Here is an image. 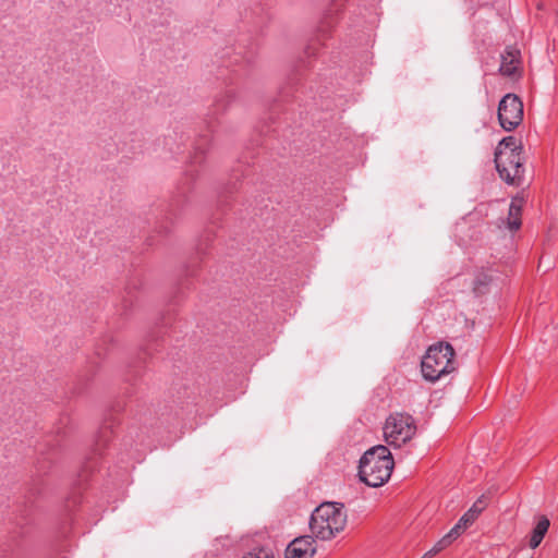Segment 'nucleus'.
Masks as SVG:
<instances>
[{
    "mask_svg": "<svg viewBox=\"0 0 558 558\" xmlns=\"http://www.w3.org/2000/svg\"><path fill=\"white\" fill-rule=\"evenodd\" d=\"M316 553L315 539L311 535L294 538L286 548V558H312Z\"/></svg>",
    "mask_w": 558,
    "mask_h": 558,
    "instance_id": "nucleus-7",
    "label": "nucleus"
},
{
    "mask_svg": "<svg viewBox=\"0 0 558 558\" xmlns=\"http://www.w3.org/2000/svg\"><path fill=\"white\" fill-rule=\"evenodd\" d=\"M113 423L110 424H104L98 432L94 452L95 454L101 456L105 448H107L109 441L113 437V429H112Z\"/></svg>",
    "mask_w": 558,
    "mask_h": 558,
    "instance_id": "nucleus-12",
    "label": "nucleus"
},
{
    "mask_svg": "<svg viewBox=\"0 0 558 558\" xmlns=\"http://www.w3.org/2000/svg\"><path fill=\"white\" fill-rule=\"evenodd\" d=\"M316 41H313L311 44L307 45V47L305 48V53L307 56H315L316 54Z\"/></svg>",
    "mask_w": 558,
    "mask_h": 558,
    "instance_id": "nucleus-20",
    "label": "nucleus"
},
{
    "mask_svg": "<svg viewBox=\"0 0 558 558\" xmlns=\"http://www.w3.org/2000/svg\"><path fill=\"white\" fill-rule=\"evenodd\" d=\"M487 505L488 498L485 495H482L480 498H477L473 506L460 518L464 526L472 524L475 519L485 510Z\"/></svg>",
    "mask_w": 558,
    "mask_h": 558,
    "instance_id": "nucleus-10",
    "label": "nucleus"
},
{
    "mask_svg": "<svg viewBox=\"0 0 558 558\" xmlns=\"http://www.w3.org/2000/svg\"><path fill=\"white\" fill-rule=\"evenodd\" d=\"M347 525L343 504L324 502L312 513L310 529L322 541H329L342 532Z\"/></svg>",
    "mask_w": 558,
    "mask_h": 558,
    "instance_id": "nucleus-2",
    "label": "nucleus"
},
{
    "mask_svg": "<svg viewBox=\"0 0 558 558\" xmlns=\"http://www.w3.org/2000/svg\"><path fill=\"white\" fill-rule=\"evenodd\" d=\"M194 162H201V156L198 155V151L196 153L194 157Z\"/></svg>",
    "mask_w": 558,
    "mask_h": 558,
    "instance_id": "nucleus-26",
    "label": "nucleus"
},
{
    "mask_svg": "<svg viewBox=\"0 0 558 558\" xmlns=\"http://www.w3.org/2000/svg\"><path fill=\"white\" fill-rule=\"evenodd\" d=\"M498 121L500 126L511 132L523 121V102L515 94L505 95L498 105Z\"/></svg>",
    "mask_w": 558,
    "mask_h": 558,
    "instance_id": "nucleus-6",
    "label": "nucleus"
},
{
    "mask_svg": "<svg viewBox=\"0 0 558 558\" xmlns=\"http://www.w3.org/2000/svg\"><path fill=\"white\" fill-rule=\"evenodd\" d=\"M123 407H121L120 404H118L117 407L113 408V411L114 412H120L122 411Z\"/></svg>",
    "mask_w": 558,
    "mask_h": 558,
    "instance_id": "nucleus-27",
    "label": "nucleus"
},
{
    "mask_svg": "<svg viewBox=\"0 0 558 558\" xmlns=\"http://www.w3.org/2000/svg\"><path fill=\"white\" fill-rule=\"evenodd\" d=\"M332 27V22L331 20H329V17H325V20L322 22L319 28H318V33L322 35V36H325Z\"/></svg>",
    "mask_w": 558,
    "mask_h": 558,
    "instance_id": "nucleus-18",
    "label": "nucleus"
},
{
    "mask_svg": "<svg viewBox=\"0 0 558 558\" xmlns=\"http://www.w3.org/2000/svg\"><path fill=\"white\" fill-rule=\"evenodd\" d=\"M416 433L414 418L408 413H392L386 418L384 436L389 445L400 447Z\"/></svg>",
    "mask_w": 558,
    "mask_h": 558,
    "instance_id": "nucleus-4",
    "label": "nucleus"
},
{
    "mask_svg": "<svg viewBox=\"0 0 558 558\" xmlns=\"http://www.w3.org/2000/svg\"><path fill=\"white\" fill-rule=\"evenodd\" d=\"M496 149H500L501 154L518 153L523 154V144L515 136H506L497 145Z\"/></svg>",
    "mask_w": 558,
    "mask_h": 558,
    "instance_id": "nucleus-13",
    "label": "nucleus"
},
{
    "mask_svg": "<svg viewBox=\"0 0 558 558\" xmlns=\"http://www.w3.org/2000/svg\"><path fill=\"white\" fill-rule=\"evenodd\" d=\"M468 526H464L463 522H461V519L458 521V523L445 535V537L452 543L456 538H458L466 529Z\"/></svg>",
    "mask_w": 558,
    "mask_h": 558,
    "instance_id": "nucleus-17",
    "label": "nucleus"
},
{
    "mask_svg": "<svg viewBox=\"0 0 558 558\" xmlns=\"http://www.w3.org/2000/svg\"><path fill=\"white\" fill-rule=\"evenodd\" d=\"M556 16H557V19H558V12L556 13Z\"/></svg>",
    "mask_w": 558,
    "mask_h": 558,
    "instance_id": "nucleus-29",
    "label": "nucleus"
},
{
    "mask_svg": "<svg viewBox=\"0 0 558 558\" xmlns=\"http://www.w3.org/2000/svg\"><path fill=\"white\" fill-rule=\"evenodd\" d=\"M493 282V277L487 272L481 271L476 275L473 283V292L476 296L486 294L489 291V286Z\"/></svg>",
    "mask_w": 558,
    "mask_h": 558,
    "instance_id": "nucleus-14",
    "label": "nucleus"
},
{
    "mask_svg": "<svg viewBox=\"0 0 558 558\" xmlns=\"http://www.w3.org/2000/svg\"><path fill=\"white\" fill-rule=\"evenodd\" d=\"M207 245L204 247L203 246V243L201 242L198 247H197V252L198 254H205V250H206Z\"/></svg>",
    "mask_w": 558,
    "mask_h": 558,
    "instance_id": "nucleus-25",
    "label": "nucleus"
},
{
    "mask_svg": "<svg viewBox=\"0 0 558 558\" xmlns=\"http://www.w3.org/2000/svg\"><path fill=\"white\" fill-rule=\"evenodd\" d=\"M456 352L449 342L440 341L426 351L421 363L424 379L435 383L456 369Z\"/></svg>",
    "mask_w": 558,
    "mask_h": 558,
    "instance_id": "nucleus-3",
    "label": "nucleus"
},
{
    "mask_svg": "<svg viewBox=\"0 0 558 558\" xmlns=\"http://www.w3.org/2000/svg\"><path fill=\"white\" fill-rule=\"evenodd\" d=\"M435 555H437V553H434V548H432L427 553H425L422 558H430V557H433Z\"/></svg>",
    "mask_w": 558,
    "mask_h": 558,
    "instance_id": "nucleus-23",
    "label": "nucleus"
},
{
    "mask_svg": "<svg viewBox=\"0 0 558 558\" xmlns=\"http://www.w3.org/2000/svg\"><path fill=\"white\" fill-rule=\"evenodd\" d=\"M186 275L193 277V276L196 275V270L194 268L187 267L186 268Z\"/></svg>",
    "mask_w": 558,
    "mask_h": 558,
    "instance_id": "nucleus-24",
    "label": "nucleus"
},
{
    "mask_svg": "<svg viewBox=\"0 0 558 558\" xmlns=\"http://www.w3.org/2000/svg\"><path fill=\"white\" fill-rule=\"evenodd\" d=\"M211 241V238L209 235L206 236V241Z\"/></svg>",
    "mask_w": 558,
    "mask_h": 558,
    "instance_id": "nucleus-28",
    "label": "nucleus"
},
{
    "mask_svg": "<svg viewBox=\"0 0 558 558\" xmlns=\"http://www.w3.org/2000/svg\"><path fill=\"white\" fill-rule=\"evenodd\" d=\"M242 558H275L270 548L258 546L246 553Z\"/></svg>",
    "mask_w": 558,
    "mask_h": 558,
    "instance_id": "nucleus-15",
    "label": "nucleus"
},
{
    "mask_svg": "<svg viewBox=\"0 0 558 558\" xmlns=\"http://www.w3.org/2000/svg\"><path fill=\"white\" fill-rule=\"evenodd\" d=\"M451 543L444 536L441 539H439L434 546V553H440L445 548H447Z\"/></svg>",
    "mask_w": 558,
    "mask_h": 558,
    "instance_id": "nucleus-19",
    "label": "nucleus"
},
{
    "mask_svg": "<svg viewBox=\"0 0 558 558\" xmlns=\"http://www.w3.org/2000/svg\"><path fill=\"white\" fill-rule=\"evenodd\" d=\"M435 555H437V553H434V548H432L427 553H425L422 558H430V557H433Z\"/></svg>",
    "mask_w": 558,
    "mask_h": 558,
    "instance_id": "nucleus-22",
    "label": "nucleus"
},
{
    "mask_svg": "<svg viewBox=\"0 0 558 558\" xmlns=\"http://www.w3.org/2000/svg\"><path fill=\"white\" fill-rule=\"evenodd\" d=\"M524 205V198L520 196H515L511 199L509 211H508V228L510 231H517L520 229L522 221V209Z\"/></svg>",
    "mask_w": 558,
    "mask_h": 558,
    "instance_id": "nucleus-9",
    "label": "nucleus"
},
{
    "mask_svg": "<svg viewBox=\"0 0 558 558\" xmlns=\"http://www.w3.org/2000/svg\"><path fill=\"white\" fill-rule=\"evenodd\" d=\"M494 156L496 170L500 179L507 184L521 186L525 172L523 154H501L500 149H495Z\"/></svg>",
    "mask_w": 558,
    "mask_h": 558,
    "instance_id": "nucleus-5",
    "label": "nucleus"
},
{
    "mask_svg": "<svg viewBox=\"0 0 558 558\" xmlns=\"http://www.w3.org/2000/svg\"><path fill=\"white\" fill-rule=\"evenodd\" d=\"M521 51L515 46H507L501 53V64L499 72L501 75L511 77L521 74Z\"/></svg>",
    "mask_w": 558,
    "mask_h": 558,
    "instance_id": "nucleus-8",
    "label": "nucleus"
},
{
    "mask_svg": "<svg viewBox=\"0 0 558 558\" xmlns=\"http://www.w3.org/2000/svg\"><path fill=\"white\" fill-rule=\"evenodd\" d=\"M393 465L389 449L384 445L374 446L360 460L359 477L369 487H380L390 478Z\"/></svg>",
    "mask_w": 558,
    "mask_h": 558,
    "instance_id": "nucleus-1",
    "label": "nucleus"
},
{
    "mask_svg": "<svg viewBox=\"0 0 558 558\" xmlns=\"http://www.w3.org/2000/svg\"><path fill=\"white\" fill-rule=\"evenodd\" d=\"M435 555H437V553H434V548H432L427 553H425L422 558H430V557H433Z\"/></svg>",
    "mask_w": 558,
    "mask_h": 558,
    "instance_id": "nucleus-21",
    "label": "nucleus"
},
{
    "mask_svg": "<svg viewBox=\"0 0 558 558\" xmlns=\"http://www.w3.org/2000/svg\"><path fill=\"white\" fill-rule=\"evenodd\" d=\"M159 337L157 335H149L144 350L146 354L153 355L154 352L159 351Z\"/></svg>",
    "mask_w": 558,
    "mask_h": 558,
    "instance_id": "nucleus-16",
    "label": "nucleus"
},
{
    "mask_svg": "<svg viewBox=\"0 0 558 558\" xmlns=\"http://www.w3.org/2000/svg\"><path fill=\"white\" fill-rule=\"evenodd\" d=\"M549 525L550 522L548 518L546 515H542L532 531L531 538L529 542L531 548L535 549L536 547L539 546L549 529Z\"/></svg>",
    "mask_w": 558,
    "mask_h": 558,
    "instance_id": "nucleus-11",
    "label": "nucleus"
}]
</instances>
